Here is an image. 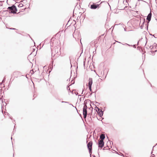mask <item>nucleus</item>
Segmentation results:
<instances>
[{
    "mask_svg": "<svg viewBox=\"0 0 157 157\" xmlns=\"http://www.w3.org/2000/svg\"><path fill=\"white\" fill-rule=\"evenodd\" d=\"M87 106L86 105H84L83 109V117L85 118L86 117L87 115Z\"/></svg>",
    "mask_w": 157,
    "mask_h": 157,
    "instance_id": "obj_1",
    "label": "nucleus"
},
{
    "mask_svg": "<svg viewBox=\"0 0 157 157\" xmlns=\"http://www.w3.org/2000/svg\"><path fill=\"white\" fill-rule=\"evenodd\" d=\"M10 11L11 13H16L17 10L15 6L13 5L12 6H10Z\"/></svg>",
    "mask_w": 157,
    "mask_h": 157,
    "instance_id": "obj_2",
    "label": "nucleus"
},
{
    "mask_svg": "<svg viewBox=\"0 0 157 157\" xmlns=\"http://www.w3.org/2000/svg\"><path fill=\"white\" fill-rule=\"evenodd\" d=\"M60 32L58 33L54 36H53L52 39V41H54V39H56L59 40L60 36V35L59 34Z\"/></svg>",
    "mask_w": 157,
    "mask_h": 157,
    "instance_id": "obj_3",
    "label": "nucleus"
},
{
    "mask_svg": "<svg viewBox=\"0 0 157 157\" xmlns=\"http://www.w3.org/2000/svg\"><path fill=\"white\" fill-rule=\"evenodd\" d=\"M93 83L92 79L91 78H90L89 80L88 87L90 90L91 91V85Z\"/></svg>",
    "mask_w": 157,
    "mask_h": 157,
    "instance_id": "obj_4",
    "label": "nucleus"
},
{
    "mask_svg": "<svg viewBox=\"0 0 157 157\" xmlns=\"http://www.w3.org/2000/svg\"><path fill=\"white\" fill-rule=\"evenodd\" d=\"M92 141H90L87 144V147L88 149H89L90 152H91V151L92 150Z\"/></svg>",
    "mask_w": 157,
    "mask_h": 157,
    "instance_id": "obj_5",
    "label": "nucleus"
},
{
    "mask_svg": "<svg viewBox=\"0 0 157 157\" xmlns=\"http://www.w3.org/2000/svg\"><path fill=\"white\" fill-rule=\"evenodd\" d=\"M104 146V142L103 141L99 140L98 142V147L101 148H102Z\"/></svg>",
    "mask_w": 157,
    "mask_h": 157,
    "instance_id": "obj_6",
    "label": "nucleus"
},
{
    "mask_svg": "<svg viewBox=\"0 0 157 157\" xmlns=\"http://www.w3.org/2000/svg\"><path fill=\"white\" fill-rule=\"evenodd\" d=\"M98 6H99V5H96L94 4L91 6L90 8L91 9H96L97 7H98Z\"/></svg>",
    "mask_w": 157,
    "mask_h": 157,
    "instance_id": "obj_7",
    "label": "nucleus"
},
{
    "mask_svg": "<svg viewBox=\"0 0 157 157\" xmlns=\"http://www.w3.org/2000/svg\"><path fill=\"white\" fill-rule=\"evenodd\" d=\"M151 13H150L148 14L147 18V20L148 21H149L151 20Z\"/></svg>",
    "mask_w": 157,
    "mask_h": 157,
    "instance_id": "obj_8",
    "label": "nucleus"
},
{
    "mask_svg": "<svg viewBox=\"0 0 157 157\" xmlns=\"http://www.w3.org/2000/svg\"><path fill=\"white\" fill-rule=\"evenodd\" d=\"M105 138V135L104 134H101V135L100 136V140L103 141V140Z\"/></svg>",
    "mask_w": 157,
    "mask_h": 157,
    "instance_id": "obj_9",
    "label": "nucleus"
},
{
    "mask_svg": "<svg viewBox=\"0 0 157 157\" xmlns=\"http://www.w3.org/2000/svg\"><path fill=\"white\" fill-rule=\"evenodd\" d=\"M98 114L100 117H101L103 115V112L101 110L100 112H99Z\"/></svg>",
    "mask_w": 157,
    "mask_h": 157,
    "instance_id": "obj_10",
    "label": "nucleus"
},
{
    "mask_svg": "<svg viewBox=\"0 0 157 157\" xmlns=\"http://www.w3.org/2000/svg\"><path fill=\"white\" fill-rule=\"evenodd\" d=\"M95 109L96 111L98 113L100 112V110L101 109H100L98 107H96L95 108Z\"/></svg>",
    "mask_w": 157,
    "mask_h": 157,
    "instance_id": "obj_11",
    "label": "nucleus"
},
{
    "mask_svg": "<svg viewBox=\"0 0 157 157\" xmlns=\"http://www.w3.org/2000/svg\"><path fill=\"white\" fill-rule=\"evenodd\" d=\"M23 4L21 3L19 4L18 5V6L19 7H23Z\"/></svg>",
    "mask_w": 157,
    "mask_h": 157,
    "instance_id": "obj_12",
    "label": "nucleus"
},
{
    "mask_svg": "<svg viewBox=\"0 0 157 157\" xmlns=\"http://www.w3.org/2000/svg\"><path fill=\"white\" fill-rule=\"evenodd\" d=\"M8 9H10V7H8Z\"/></svg>",
    "mask_w": 157,
    "mask_h": 157,
    "instance_id": "obj_13",
    "label": "nucleus"
},
{
    "mask_svg": "<svg viewBox=\"0 0 157 157\" xmlns=\"http://www.w3.org/2000/svg\"><path fill=\"white\" fill-rule=\"evenodd\" d=\"M12 1H13V0H12Z\"/></svg>",
    "mask_w": 157,
    "mask_h": 157,
    "instance_id": "obj_14",
    "label": "nucleus"
}]
</instances>
